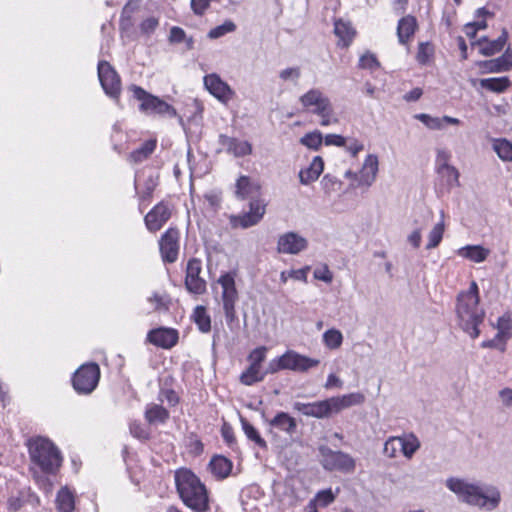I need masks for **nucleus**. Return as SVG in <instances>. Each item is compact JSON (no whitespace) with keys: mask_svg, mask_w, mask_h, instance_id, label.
Wrapping results in <instances>:
<instances>
[{"mask_svg":"<svg viewBox=\"0 0 512 512\" xmlns=\"http://www.w3.org/2000/svg\"><path fill=\"white\" fill-rule=\"evenodd\" d=\"M34 479L46 492L51 483L45 475L55 474L61 466L62 456L59 449L48 438L37 436L27 441Z\"/></svg>","mask_w":512,"mask_h":512,"instance_id":"f257e3e1","label":"nucleus"},{"mask_svg":"<svg viewBox=\"0 0 512 512\" xmlns=\"http://www.w3.org/2000/svg\"><path fill=\"white\" fill-rule=\"evenodd\" d=\"M445 486L457 496L460 502L479 509L492 511L501 502V492L494 485L470 481L466 478L449 477L445 481Z\"/></svg>","mask_w":512,"mask_h":512,"instance_id":"f03ea898","label":"nucleus"},{"mask_svg":"<svg viewBox=\"0 0 512 512\" xmlns=\"http://www.w3.org/2000/svg\"><path fill=\"white\" fill-rule=\"evenodd\" d=\"M479 301V288L475 281L470 283L467 291H462L457 296L456 314L459 326L473 339L480 335L478 327L485 317Z\"/></svg>","mask_w":512,"mask_h":512,"instance_id":"7ed1b4c3","label":"nucleus"},{"mask_svg":"<svg viewBox=\"0 0 512 512\" xmlns=\"http://www.w3.org/2000/svg\"><path fill=\"white\" fill-rule=\"evenodd\" d=\"M175 484L183 503L196 512L209 509V499L205 485L188 469H179L175 473Z\"/></svg>","mask_w":512,"mask_h":512,"instance_id":"20e7f679","label":"nucleus"},{"mask_svg":"<svg viewBox=\"0 0 512 512\" xmlns=\"http://www.w3.org/2000/svg\"><path fill=\"white\" fill-rule=\"evenodd\" d=\"M129 91L132 92L133 97L140 102L139 111L146 115H157L160 117L174 118L177 116L176 109L146 90L137 85H131Z\"/></svg>","mask_w":512,"mask_h":512,"instance_id":"39448f33","label":"nucleus"},{"mask_svg":"<svg viewBox=\"0 0 512 512\" xmlns=\"http://www.w3.org/2000/svg\"><path fill=\"white\" fill-rule=\"evenodd\" d=\"M320 463L327 471H340L343 473H353L356 468L355 459L343 451H335L328 446H320Z\"/></svg>","mask_w":512,"mask_h":512,"instance_id":"423d86ee","label":"nucleus"},{"mask_svg":"<svg viewBox=\"0 0 512 512\" xmlns=\"http://www.w3.org/2000/svg\"><path fill=\"white\" fill-rule=\"evenodd\" d=\"M100 379V368L96 363H86L74 373L72 383L80 394H89L97 386Z\"/></svg>","mask_w":512,"mask_h":512,"instance_id":"0eeeda50","label":"nucleus"},{"mask_svg":"<svg viewBox=\"0 0 512 512\" xmlns=\"http://www.w3.org/2000/svg\"><path fill=\"white\" fill-rule=\"evenodd\" d=\"M98 78L106 95L118 100L121 93V80L118 73L107 61H99Z\"/></svg>","mask_w":512,"mask_h":512,"instance_id":"6e6552de","label":"nucleus"},{"mask_svg":"<svg viewBox=\"0 0 512 512\" xmlns=\"http://www.w3.org/2000/svg\"><path fill=\"white\" fill-rule=\"evenodd\" d=\"M266 212V203L262 199H252L249 202V211L242 215H234L230 218L231 225L247 229L257 225Z\"/></svg>","mask_w":512,"mask_h":512,"instance_id":"1a4fd4ad","label":"nucleus"},{"mask_svg":"<svg viewBox=\"0 0 512 512\" xmlns=\"http://www.w3.org/2000/svg\"><path fill=\"white\" fill-rule=\"evenodd\" d=\"M299 101L308 112L319 115L332 105L330 99L320 89L312 88L304 93Z\"/></svg>","mask_w":512,"mask_h":512,"instance_id":"9d476101","label":"nucleus"},{"mask_svg":"<svg viewBox=\"0 0 512 512\" xmlns=\"http://www.w3.org/2000/svg\"><path fill=\"white\" fill-rule=\"evenodd\" d=\"M202 263L199 259L192 258L187 263L185 286L193 294H203L206 290V281L200 277Z\"/></svg>","mask_w":512,"mask_h":512,"instance_id":"9b49d317","label":"nucleus"},{"mask_svg":"<svg viewBox=\"0 0 512 512\" xmlns=\"http://www.w3.org/2000/svg\"><path fill=\"white\" fill-rule=\"evenodd\" d=\"M285 370H292L295 372H307L308 370L317 367L320 364L319 359L310 358L308 356L299 354L294 350H287L282 354Z\"/></svg>","mask_w":512,"mask_h":512,"instance_id":"f8f14e48","label":"nucleus"},{"mask_svg":"<svg viewBox=\"0 0 512 512\" xmlns=\"http://www.w3.org/2000/svg\"><path fill=\"white\" fill-rule=\"evenodd\" d=\"M308 241L306 238L296 232H287L282 234L277 241V250L283 254H299L306 250Z\"/></svg>","mask_w":512,"mask_h":512,"instance_id":"ddd939ff","label":"nucleus"},{"mask_svg":"<svg viewBox=\"0 0 512 512\" xmlns=\"http://www.w3.org/2000/svg\"><path fill=\"white\" fill-rule=\"evenodd\" d=\"M179 231L176 228H169L159 241L160 252L163 260L173 263L177 260L179 251Z\"/></svg>","mask_w":512,"mask_h":512,"instance_id":"4468645a","label":"nucleus"},{"mask_svg":"<svg viewBox=\"0 0 512 512\" xmlns=\"http://www.w3.org/2000/svg\"><path fill=\"white\" fill-rule=\"evenodd\" d=\"M205 88L220 102L227 104L234 96V91L217 74L204 77Z\"/></svg>","mask_w":512,"mask_h":512,"instance_id":"2eb2a0df","label":"nucleus"},{"mask_svg":"<svg viewBox=\"0 0 512 512\" xmlns=\"http://www.w3.org/2000/svg\"><path fill=\"white\" fill-rule=\"evenodd\" d=\"M171 217V208L168 203H158L144 218L146 228L150 232L160 230Z\"/></svg>","mask_w":512,"mask_h":512,"instance_id":"dca6fc26","label":"nucleus"},{"mask_svg":"<svg viewBox=\"0 0 512 512\" xmlns=\"http://www.w3.org/2000/svg\"><path fill=\"white\" fill-rule=\"evenodd\" d=\"M218 142L226 153L237 158L248 156L253 150L252 144L249 141L240 140L225 134L219 135Z\"/></svg>","mask_w":512,"mask_h":512,"instance_id":"f3484780","label":"nucleus"},{"mask_svg":"<svg viewBox=\"0 0 512 512\" xmlns=\"http://www.w3.org/2000/svg\"><path fill=\"white\" fill-rule=\"evenodd\" d=\"M148 340L156 346L169 349L176 345L178 333L170 328H157L148 333Z\"/></svg>","mask_w":512,"mask_h":512,"instance_id":"a211bd4d","label":"nucleus"},{"mask_svg":"<svg viewBox=\"0 0 512 512\" xmlns=\"http://www.w3.org/2000/svg\"><path fill=\"white\" fill-rule=\"evenodd\" d=\"M378 167V157L375 154L367 155L359 171V186L370 187L376 179Z\"/></svg>","mask_w":512,"mask_h":512,"instance_id":"6ab92c4d","label":"nucleus"},{"mask_svg":"<svg viewBox=\"0 0 512 512\" xmlns=\"http://www.w3.org/2000/svg\"><path fill=\"white\" fill-rule=\"evenodd\" d=\"M260 186L257 182L253 181L250 177L242 175L235 184V196L240 200L256 199L255 196L259 193Z\"/></svg>","mask_w":512,"mask_h":512,"instance_id":"aec40b11","label":"nucleus"},{"mask_svg":"<svg viewBox=\"0 0 512 512\" xmlns=\"http://www.w3.org/2000/svg\"><path fill=\"white\" fill-rule=\"evenodd\" d=\"M235 272H227L222 274L218 283L222 288V302L223 303H236L238 301V291L235 285Z\"/></svg>","mask_w":512,"mask_h":512,"instance_id":"412c9836","label":"nucleus"},{"mask_svg":"<svg viewBox=\"0 0 512 512\" xmlns=\"http://www.w3.org/2000/svg\"><path fill=\"white\" fill-rule=\"evenodd\" d=\"M414 118L431 130H441L445 127V124L458 125L460 123L459 119L451 116L434 117L426 113L415 114Z\"/></svg>","mask_w":512,"mask_h":512,"instance_id":"4be33fe9","label":"nucleus"},{"mask_svg":"<svg viewBox=\"0 0 512 512\" xmlns=\"http://www.w3.org/2000/svg\"><path fill=\"white\" fill-rule=\"evenodd\" d=\"M268 423L272 428L284 432L289 436H292L297 430L295 418L286 412H278Z\"/></svg>","mask_w":512,"mask_h":512,"instance_id":"5701e85b","label":"nucleus"},{"mask_svg":"<svg viewBox=\"0 0 512 512\" xmlns=\"http://www.w3.org/2000/svg\"><path fill=\"white\" fill-rule=\"evenodd\" d=\"M324 169V162L320 156H315L308 167L300 170L299 180L301 184L308 185L316 181Z\"/></svg>","mask_w":512,"mask_h":512,"instance_id":"b1692460","label":"nucleus"},{"mask_svg":"<svg viewBox=\"0 0 512 512\" xmlns=\"http://www.w3.org/2000/svg\"><path fill=\"white\" fill-rule=\"evenodd\" d=\"M507 39L508 33L506 30H503L497 39L489 41L486 37H483L478 40L477 44L480 45V53L483 56L489 57L500 52L506 44Z\"/></svg>","mask_w":512,"mask_h":512,"instance_id":"393cba45","label":"nucleus"},{"mask_svg":"<svg viewBox=\"0 0 512 512\" xmlns=\"http://www.w3.org/2000/svg\"><path fill=\"white\" fill-rule=\"evenodd\" d=\"M417 29V20L412 15L402 17L397 26V37L399 43L407 44Z\"/></svg>","mask_w":512,"mask_h":512,"instance_id":"a878e982","label":"nucleus"},{"mask_svg":"<svg viewBox=\"0 0 512 512\" xmlns=\"http://www.w3.org/2000/svg\"><path fill=\"white\" fill-rule=\"evenodd\" d=\"M293 408L294 410L307 417H314L318 419L328 418L323 400L312 403L295 402L293 404Z\"/></svg>","mask_w":512,"mask_h":512,"instance_id":"bb28decb","label":"nucleus"},{"mask_svg":"<svg viewBox=\"0 0 512 512\" xmlns=\"http://www.w3.org/2000/svg\"><path fill=\"white\" fill-rule=\"evenodd\" d=\"M457 254L474 263H482L490 255V250L481 245H467L459 248Z\"/></svg>","mask_w":512,"mask_h":512,"instance_id":"cd10ccee","label":"nucleus"},{"mask_svg":"<svg viewBox=\"0 0 512 512\" xmlns=\"http://www.w3.org/2000/svg\"><path fill=\"white\" fill-rule=\"evenodd\" d=\"M169 412L162 405L149 403L146 405L144 417L150 425L164 424L169 419Z\"/></svg>","mask_w":512,"mask_h":512,"instance_id":"c85d7f7f","label":"nucleus"},{"mask_svg":"<svg viewBox=\"0 0 512 512\" xmlns=\"http://www.w3.org/2000/svg\"><path fill=\"white\" fill-rule=\"evenodd\" d=\"M212 474L218 479L229 476L232 470V462L224 456H215L209 463Z\"/></svg>","mask_w":512,"mask_h":512,"instance_id":"c756f323","label":"nucleus"},{"mask_svg":"<svg viewBox=\"0 0 512 512\" xmlns=\"http://www.w3.org/2000/svg\"><path fill=\"white\" fill-rule=\"evenodd\" d=\"M399 443L401 453L407 459H411L421 446L419 439L413 433L399 436Z\"/></svg>","mask_w":512,"mask_h":512,"instance_id":"7c9ffc66","label":"nucleus"},{"mask_svg":"<svg viewBox=\"0 0 512 512\" xmlns=\"http://www.w3.org/2000/svg\"><path fill=\"white\" fill-rule=\"evenodd\" d=\"M479 84L482 88L488 91L503 93L510 87L511 81L507 76H502L480 79Z\"/></svg>","mask_w":512,"mask_h":512,"instance_id":"2f4dec72","label":"nucleus"},{"mask_svg":"<svg viewBox=\"0 0 512 512\" xmlns=\"http://www.w3.org/2000/svg\"><path fill=\"white\" fill-rule=\"evenodd\" d=\"M75 501L73 494L67 489L62 488L56 497V512H74Z\"/></svg>","mask_w":512,"mask_h":512,"instance_id":"473e14b6","label":"nucleus"},{"mask_svg":"<svg viewBox=\"0 0 512 512\" xmlns=\"http://www.w3.org/2000/svg\"><path fill=\"white\" fill-rule=\"evenodd\" d=\"M334 33L344 45H348L352 41L355 31L349 22L338 19L334 22Z\"/></svg>","mask_w":512,"mask_h":512,"instance_id":"72a5a7b5","label":"nucleus"},{"mask_svg":"<svg viewBox=\"0 0 512 512\" xmlns=\"http://www.w3.org/2000/svg\"><path fill=\"white\" fill-rule=\"evenodd\" d=\"M265 378V373L262 371V368L249 365L246 370H244L240 375V382L243 385L251 386L255 383L263 381Z\"/></svg>","mask_w":512,"mask_h":512,"instance_id":"f704fd0d","label":"nucleus"},{"mask_svg":"<svg viewBox=\"0 0 512 512\" xmlns=\"http://www.w3.org/2000/svg\"><path fill=\"white\" fill-rule=\"evenodd\" d=\"M192 317L202 333H208L211 330V318L204 306H197L194 309Z\"/></svg>","mask_w":512,"mask_h":512,"instance_id":"c9c22d12","label":"nucleus"},{"mask_svg":"<svg viewBox=\"0 0 512 512\" xmlns=\"http://www.w3.org/2000/svg\"><path fill=\"white\" fill-rule=\"evenodd\" d=\"M156 148V140H148L144 142L140 148L134 150L129 155V161L132 163H140L147 159Z\"/></svg>","mask_w":512,"mask_h":512,"instance_id":"e433bc0d","label":"nucleus"},{"mask_svg":"<svg viewBox=\"0 0 512 512\" xmlns=\"http://www.w3.org/2000/svg\"><path fill=\"white\" fill-rule=\"evenodd\" d=\"M322 341L326 348L336 350L343 343V334L340 330L331 328L323 333Z\"/></svg>","mask_w":512,"mask_h":512,"instance_id":"4c0bfd02","label":"nucleus"},{"mask_svg":"<svg viewBox=\"0 0 512 512\" xmlns=\"http://www.w3.org/2000/svg\"><path fill=\"white\" fill-rule=\"evenodd\" d=\"M497 334L496 339H500L502 342H506L512 336V317L505 314L499 317L497 322Z\"/></svg>","mask_w":512,"mask_h":512,"instance_id":"58836bf2","label":"nucleus"},{"mask_svg":"<svg viewBox=\"0 0 512 512\" xmlns=\"http://www.w3.org/2000/svg\"><path fill=\"white\" fill-rule=\"evenodd\" d=\"M443 212L441 213L442 219L440 222L434 225L432 230L428 234V243L426 245V249H434L436 248L440 242L442 241L444 230H445V224L443 220Z\"/></svg>","mask_w":512,"mask_h":512,"instance_id":"ea45409f","label":"nucleus"},{"mask_svg":"<svg viewBox=\"0 0 512 512\" xmlns=\"http://www.w3.org/2000/svg\"><path fill=\"white\" fill-rule=\"evenodd\" d=\"M493 150L502 161L512 162V143L506 139H495Z\"/></svg>","mask_w":512,"mask_h":512,"instance_id":"a19ab883","label":"nucleus"},{"mask_svg":"<svg viewBox=\"0 0 512 512\" xmlns=\"http://www.w3.org/2000/svg\"><path fill=\"white\" fill-rule=\"evenodd\" d=\"M437 171L446 180L449 187H457L460 185L459 172L454 166L449 164L440 165Z\"/></svg>","mask_w":512,"mask_h":512,"instance_id":"79ce46f5","label":"nucleus"},{"mask_svg":"<svg viewBox=\"0 0 512 512\" xmlns=\"http://www.w3.org/2000/svg\"><path fill=\"white\" fill-rule=\"evenodd\" d=\"M158 185V177L150 174L144 182V187L139 190V184H136V190L139 194L140 201L143 203L144 201H149L152 197V193Z\"/></svg>","mask_w":512,"mask_h":512,"instance_id":"37998d69","label":"nucleus"},{"mask_svg":"<svg viewBox=\"0 0 512 512\" xmlns=\"http://www.w3.org/2000/svg\"><path fill=\"white\" fill-rule=\"evenodd\" d=\"M242 429L246 435V437L253 441L256 445H258L261 448H266L267 443L266 441L260 436L257 429L249 423L246 419H241Z\"/></svg>","mask_w":512,"mask_h":512,"instance_id":"c03bdc74","label":"nucleus"},{"mask_svg":"<svg viewBox=\"0 0 512 512\" xmlns=\"http://www.w3.org/2000/svg\"><path fill=\"white\" fill-rule=\"evenodd\" d=\"M236 30V25L231 20L225 21L223 24L214 27L208 32V37L210 39H218L228 33H231Z\"/></svg>","mask_w":512,"mask_h":512,"instance_id":"a18cd8bd","label":"nucleus"},{"mask_svg":"<svg viewBox=\"0 0 512 512\" xmlns=\"http://www.w3.org/2000/svg\"><path fill=\"white\" fill-rule=\"evenodd\" d=\"M478 66L482 69L483 73H500L508 71L499 57L492 60L481 61Z\"/></svg>","mask_w":512,"mask_h":512,"instance_id":"49530a36","label":"nucleus"},{"mask_svg":"<svg viewBox=\"0 0 512 512\" xmlns=\"http://www.w3.org/2000/svg\"><path fill=\"white\" fill-rule=\"evenodd\" d=\"M339 397L341 400L343 410L350 408L352 406L361 405L365 402V396L360 392H353Z\"/></svg>","mask_w":512,"mask_h":512,"instance_id":"de8ad7c7","label":"nucleus"},{"mask_svg":"<svg viewBox=\"0 0 512 512\" xmlns=\"http://www.w3.org/2000/svg\"><path fill=\"white\" fill-rule=\"evenodd\" d=\"M300 142L310 149L317 150L322 145L323 136L319 131L310 132L305 134Z\"/></svg>","mask_w":512,"mask_h":512,"instance_id":"09e8293b","label":"nucleus"},{"mask_svg":"<svg viewBox=\"0 0 512 512\" xmlns=\"http://www.w3.org/2000/svg\"><path fill=\"white\" fill-rule=\"evenodd\" d=\"M399 451H401L399 436L389 437L384 444L383 453L389 458H395Z\"/></svg>","mask_w":512,"mask_h":512,"instance_id":"8fccbe9b","label":"nucleus"},{"mask_svg":"<svg viewBox=\"0 0 512 512\" xmlns=\"http://www.w3.org/2000/svg\"><path fill=\"white\" fill-rule=\"evenodd\" d=\"M323 190L326 194H331L332 192L338 191L341 186L342 182L335 176L326 174L321 181Z\"/></svg>","mask_w":512,"mask_h":512,"instance_id":"3c124183","label":"nucleus"},{"mask_svg":"<svg viewBox=\"0 0 512 512\" xmlns=\"http://www.w3.org/2000/svg\"><path fill=\"white\" fill-rule=\"evenodd\" d=\"M267 348L265 346L253 349L248 355L249 365L262 368V363L266 359Z\"/></svg>","mask_w":512,"mask_h":512,"instance_id":"603ef678","label":"nucleus"},{"mask_svg":"<svg viewBox=\"0 0 512 512\" xmlns=\"http://www.w3.org/2000/svg\"><path fill=\"white\" fill-rule=\"evenodd\" d=\"M148 302L154 305V311L168 310L169 298L166 294L153 293L148 297Z\"/></svg>","mask_w":512,"mask_h":512,"instance_id":"864d4df0","label":"nucleus"},{"mask_svg":"<svg viewBox=\"0 0 512 512\" xmlns=\"http://www.w3.org/2000/svg\"><path fill=\"white\" fill-rule=\"evenodd\" d=\"M129 430L133 437L142 441L147 440L150 436L148 429H146L139 421L130 422Z\"/></svg>","mask_w":512,"mask_h":512,"instance_id":"5fc2aeb1","label":"nucleus"},{"mask_svg":"<svg viewBox=\"0 0 512 512\" xmlns=\"http://www.w3.org/2000/svg\"><path fill=\"white\" fill-rule=\"evenodd\" d=\"M324 407L326 408L327 417H330L332 414L339 413L343 410L341 400L339 396L331 397L323 400Z\"/></svg>","mask_w":512,"mask_h":512,"instance_id":"6e6d98bb","label":"nucleus"},{"mask_svg":"<svg viewBox=\"0 0 512 512\" xmlns=\"http://www.w3.org/2000/svg\"><path fill=\"white\" fill-rule=\"evenodd\" d=\"M336 498V494L333 493V491L329 489L321 490L316 494L315 501L318 503L321 507H326L330 505L332 502H334Z\"/></svg>","mask_w":512,"mask_h":512,"instance_id":"4d7b16f0","label":"nucleus"},{"mask_svg":"<svg viewBox=\"0 0 512 512\" xmlns=\"http://www.w3.org/2000/svg\"><path fill=\"white\" fill-rule=\"evenodd\" d=\"M433 54V48L428 42H422L419 44L417 52V61L420 64H426Z\"/></svg>","mask_w":512,"mask_h":512,"instance_id":"13d9d810","label":"nucleus"},{"mask_svg":"<svg viewBox=\"0 0 512 512\" xmlns=\"http://www.w3.org/2000/svg\"><path fill=\"white\" fill-rule=\"evenodd\" d=\"M359 67L362 69L375 70L379 67V62L374 54L367 52L360 57Z\"/></svg>","mask_w":512,"mask_h":512,"instance_id":"bf43d9fd","label":"nucleus"},{"mask_svg":"<svg viewBox=\"0 0 512 512\" xmlns=\"http://www.w3.org/2000/svg\"><path fill=\"white\" fill-rule=\"evenodd\" d=\"M300 76H301V70L299 67H289V68L283 69L279 73V77L283 81H291L295 84L298 82Z\"/></svg>","mask_w":512,"mask_h":512,"instance_id":"052dcab7","label":"nucleus"},{"mask_svg":"<svg viewBox=\"0 0 512 512\" xmlns=\"http://www.w3.org/2000/svg\"><path fill=\"white\" fill-rule=\"evenodd\" d=\"M344 147L352 157H356L364 149V144L356 138H346Z\"/></svg>","mask_w":512,"mask_h":512,"instance_id":"680f3d73","label":"nucleus"},{"mask_svg":"<svg viewBox=\"0 0 512 512\" xmlns=\"http://www.w3.org/2000/svg\"><path fill=\"white\" fill-rule=\"evenodd\" d=\"M159 25V20L156 17H148L140 24V30L143 34H152Z\"/></svg>","mask_w":512,"mask_h":512,"instance_id":"e2e57ef3","label":"nucleus"},{"mask_svg":"<svg viewBox=\"0 0 512 512\" xmlns=\"http://www.w3.org/2000/svg\"><path fill=\"white\" fill-rule=\"evenodd\" d=\"M320 117V124L322 126H329L338 123V118L335 116L333 105L328 107L326 111L318 115Z\"/></svg>","mask_w":512,"mask_h":512,"instance_id":"0e129e2a","label":"nucleus"},{"mask_svg":"<svg viewBox=\"0 0 512 512\" xmlns=\"http://www.w3.org/2000/svg\"><path fill=\"white\" fill-rule=\"evenodd\" d=\"M314 277L317 280H321L325 283H331L333 280V274L329 270L327 265H323L322 267H318L314 270Z\"/></svg>","mask_w":512,"mask_h":512,"instance_id":"69168bd1","label":"nucleus"},{"mask_svg":"<svg viewBox=\"0 0 512 512\" xmlns=\"http://www.w3.org/2000/svg\"><path fill=\"white\" fill-rule=\"evenodd\" d=\"M280 370H285L282 355L277 358L272 359L269 362L266 370L263 372L265 373V376H266L267 374H275Z\"/></svg>","mask_w":512,"mask_h":512,"instance_id":"338daca9","label":"nucleus"},{"mask_svg":"<svg viewBox=\"0 0 512 512\" xmlns=\"http://www.w3.org/2000/svg\"><path fill=\"white\" fill-rule=\"evenodd\" d=\"M501 403L507 407H512V388H504L498 393Z\"/></svg>","mask_w":512,"mask_h":512,"instance_id":"774afa93","label":"nucleus"}]
</instances>
